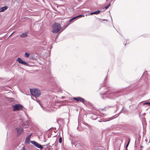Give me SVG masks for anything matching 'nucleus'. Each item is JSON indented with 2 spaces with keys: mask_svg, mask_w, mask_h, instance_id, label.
<instances>
[{
  "mask_svg": "<svg viewBox=\"0 0 150 150\" xmlns=\"http://www.w3.org/2000/svg\"><path fill=\"white\" fill-rule=\"evenodd\" d=\"M52 32L54 33H58L61 29L60 24L58 23H55L53 24L52 26Z\"/></svg>",
  "mask_w": 150,
  "mask_h": 150,
  "instance_id": "nucleus-1",
  "label": "nucleus"
},
{
  "mask_svg": "<svg viewBox=\"0 0 150 150\" xmlns=\"http://www.w3.org/2000/svg\"><path fill=\"white\" fill-rule=\"evenodd\" d=\"M30 91L31 94L35 97H39L41 94V92L37 88L30 89Z\"/></svg>",
  "mask_w": 150,
  "mask_h": 150,
  "instance_id": "nucleus-2",
  "label": "nucleus"
},
{
  "mask_svg": "<svg viewBox=\"0 0 150 150\" xmlns=\"http://www.w3.org/2000/svg\"><path fill=\"white\" fill-rule=\"evenodd\" d=\"M13 111L19 110L22 109V106L20 104H16L13 106Z\"/></svg>",
  "mask_w": 150,
  "mask_h": 150,
  "instance_id": "nucleus-3",
  "label": "nucleus"
},
{
  "mask_svg": "<svg viewBox=\"0 0 150 150\" xmlns=\"http://www.w3.org/2000/svg\"><path fill=\"white\" fill-rule=\"evenodd\" d=\"M31 143L33 144L36 147L39 148L41 149H42L43 148V147L41 145L39 144L37 142L35 141H31Z\"/></svg>",
  "mask_w": 150,
  "mask_h": 150,
  "instance_id": "nucleus-4",
  "label": "nucleus"
},
{
  "mask_svg": "<svg viewBox=\"0 0 150 150\" xmlns=\"http://www.w3.org/2000/svg\"><path fill=\"white\" fill-rule=\"evenodd\" d=\"M17 61L18 62L20 63L25 65H28V64L22 60L21 58H18L17 59Z\"/></svg>",
  "mask_w": 150,
  "mask_h": 150,
  "instance_id": "nucleus-5",
  "label": "nucleus"
},
{
  "mask_svg": "<svg viewBox=\"0 0 150 150\" xmlns=\"http://www.w3.org/2000/svg\"><path fill=\"white\" fill-rule=\"evenodd\" d=\"M16 130L17 131L18 135H19L23 132V130L21 128H17Z\"/></svg>",
  "mask_w": 150,
  "mask_h": 150,
  "instance_id": "nucleus-6",
  "label": "nucleus"
},
{
  "mask_svg": "<svg viewBox=\"0 0 150 150\" xmlns=\"http://www.w3.org/2000/svg\"><path fill=\"white\" fill-rule=\"evenodd\" d=\"M73 99L74 100H77V101H80L81 102H84V99L83 98L79 97L77 98H74Z\"/></svg>",
  "mask_w": 150,
  "mask_h": 150,
  "instance_id": "nucleus-7",
  "label": "nucleus"
},
{
  "mask_svg": "<svg viewBox=\"0 0 150 150\" xmlns=\"http://www.w3.org/2000/svg\"><path fill=\"white\" fill-rule=\"evenodd\" d=\"M8 8V7L6 6H5L1 7L0 8V12H3L6 10Z\"/></svg>",
  "mask_w": 150,
  "mask_h": 150,
  "instance_id": "nucleus-8",
  "label": "nucleus"
},
{
  "mask_svg": "<svg viewBox=\"0 0 150 150\" xmlns=\"http://www.w3.org/2000/svg\"><path fill=\"white\" fill-rule=\"evenodd\" d=\"M27 36V34L26 33H23L20 36L21 37H23V38H25Z\"/></svg>",
  "mask_w": 150,
  "mask_h": 150,
  "instance_id": "nucleus-9",
  "label": "nucleus"
},
{
  "mask_svg": "<svg viewBox=\"0 0 150 150\" xmlns=\"http://www.w3.org/2000/svg\"><path fill=\"white\" fill-rule=\"evenodd\" d=\"M29 54L27 52H26L25 54V56L26 57H29Z\"/></svg>",
  "mask_w": 150,
  "mask_h": 150,
  "instance_id": "nucleus-10",
  "label": "nucleus"
},
{
  "mask_svg": "<svg viewBox=\"0 0 150 150\" xmlns=\"http://www.w3.org/2000/svg\"><path fill=\"white\" fill-rule=\"evenodd\" d=\"M110 4H109L107 6H105V9H107V8H109V7L110 6Z\"/></svg>",
  "mask_w": 150,
  "mask_h": 150,
  "instance_id": "nucleus-11",
  "label": "nucleus"
},
{
  "mask_svg": "<svg viewBox=\"0 0 150 150\" xmlns=\"http://www.w3.org/2000/svg\"><path fill=\"white\" fill-rule=\"evenodd\" d=\"M94 14H96L97 13H98L100 12V11L97 10L94 12Z\"/></svg>",
  "mask_w": 150,
  "mask_h": 150,
  "instance_id": "nucleus-12",
  "label": "nucleus"
},
{
  "mask_svg": "<svg viewBox=\"0 0 150 150\" xmlns=\"http://www.w3.org/2000/svg\"><path fill=\"white\" fill-rule=\"evenodd\" d=\"M76 17H74L73 18H72L70 20L69 22H71L73 20L76 19Z\"/></svg>",
  "mask_w": 150,
  "mask_h": 150,
  "instance_id": "nucleus-13",
  "label": "nucleus"
},
{
  "mask_svg": "<svg viewBox=\"0 0 150 150\" xmlns=\"http://www.w3.org/2000/svg\"><path fill=\"white\" fill-rule=\"evenodd\" d=\"M62 142V137H60L59 139V142L61 143Z\"/></svg>",
  "mask_w": 150,
  "mask_h": 150,
  "instance_id": "nucleus-14",
  "label": "nucleus"
},
{
  "mask_svg": "<svg viewBox=\"0 0 150 150\" xmlns=\"http://www.w3.org/2000/svg\"><path fill=\"white\" fill-rule=\"evenodd\" d=\"M144 105H150V103H148L146 102L144 103Z\"/></svg>",
  "mask_w": 150,
  "mask_h": 150,
  "instance_id": "nucleus-15",
  "label": "nucleus"
},
{
  "mask_svg": "<svg viewBox=\"0 0 150 150\" xmlns=\"http://www.w3.org/2000/svg\"><path fill=\"white\" fill-rule=\"evenodd\" d=\"M84 16L83 15H79L77 16H76V18H77V17H81V16Z\"/></svg>",
  "mask_w": 150,
  "mask_h": 150,
  "instance_id": "nucleus-16",
  "label": "nucleus"
},
{
  "mask_svg": "<svg viewBox=\"0 0 150 150\" xmlns=\"http://www.w3.org/2000/svg\"><path fill=\"white\" fill-rule=\"evenodd\" d=\"M129 142H130V140H129V142H128V144H127V145H126V147H127V146H128V144H129Z\"/></svg>",
  "mask_w": 150,
  "mask_h": 150,
  "instance_id": "nucleus-17",
  "label": "nucleus"
},
{
  "mask_svg": "<svg viewBox=\"0 0 150 150\" xmlns=\"http://www.w3.org/2000/svg\"><path fill=\"white\" fill-rule=\"evenodd\" d=\"M93 14H94V12H92V13H90V15H93Z\"/></svg>",
  "mask_w": 150,
  "mask_h": 150,
  "instance_id": "nucleus-18",
  "label": "nucleus"
},
{
  "mask_svg": "<svg viewBox=\"0 0 150 150\" xmlns=\"http://www.w3.org/2000/svg\"><path fill=\"white\" fill-rule=\"evenodd\" d=\"M15 32H13V33H12V34L10 35V36H11V35H12L13 34V33H15Z\"/></svg>",
  "mask_w": 150,
  "mask_h": 150,
  "instance_id": "nucleus-19",
  "label": "nucleus"
},
{
  "mask_svg": "<svg viewBox=\"0 0 150 150\" xmlns=\"http://www.w3.org/2000/svg\"><path fill=\"white\" fill-rule=\"evenodd\" d=\"M29 140V139L28 138H27L26 139V141L28 140Z\"/></svg>",
  "mask_w": 150,
  "mask_h": 150,
  "instance_id": "nucleus-20",
  "label": "nucleus"
},
{
  "mask_svg": "<svg viewBox=\"0 0 150 150\" xmlns=\"http://www.w3.org/2000/svg\"><path fill=\"white\" fill-rule=\"evenodd\" d=\"M25 123H26V124H28V122H25Z\"/></svg>",
  "mask_w": 150,
  "mask_h": 150,
  "instance_id": "nucleus-21",
  "label": "nucleus"
},
{
  "mask_svg": "<svg viewBox=\"0 0 150 150\" xmlns=\"http://www.w3.org/2000/svg\"><path fill=\"white\" fill-rule=\"evenodd\" d=\"M25 127H27V126H25Z\"/></svg>",
  "mask_w": 150,
  "mask_h": 150,
  "instance_id": "nucleus-22",
  "label": "nucleus"
}]
</instances>
